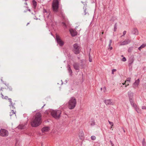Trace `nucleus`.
Segmentation results:
<instances>
[{"instance_id": "nucleus-6", "label": "nucleus", "mask_w": 146, "mask_h": 146, "mask_svg": "<svg viewBox=\"0 0 146 146\" xmlns=\"http://www.w3.org/2000/svg\"><path fill=\"white\" fill-rule=\"evenodd\" d=\"M9 132L5 129H1L0 130V136L3 137H6L8 136Z\"/></svg>"}, {"instance_id": "nucleus-50", "label": "nucleus", "mask_w": 146, "mask_h": 146, "mask_svg": "<svg viewBox=\"0 0 146 146\" xmlns=\"http://www.w3.org/2000/svg\"><path fill=\"white\" fill-rule=\"evenodd\" d=\"M25 4L26 5H27V2H26L25 3Z\"/></svg>"}, {"instance_id": "nucleus-51", "label": "nucleus", "mask_w": 146, "mask_h": 146, "mask_svg": "<svg viewBox=\"0 0 146 146\" xmlns=\"http://www.w3.org/2000/svg\"><path fill=\"white\" fill-rule=\"evenodd\" d=\"M81 2L82 3H83V4H84V2H83V1H81Z\"/></svg>"}, {"instance_id": "nucleus-62", "label": "nucleus", "mask_w": 146, "mask_h": 146, "mask_svg": "<svg viewBox=\"0 0 146 146\" xmlns=\"http://www.w3.org/2000/svg\"><path fill=\"white\" fill-rule=\"evenodd\" d=\"M60 0H58V1H60Z\"/></svg>"}, {"instance_id": "nucleus-27", "label": "nucleus", "mask_w": 146, "mask_h": 146, "mask_svg": "<svg viewBox=\"0 0 146 146\" xmlns=\"http://www.w3.org/2000/svg\"><path fill=\"white\" fill-rule=\"evenodd\" d=\"M90 124L91 126H93L95 124V122L94 120L90 122Z\"/></svg>"}, {"instance_id": "nucleus-29", "label": "nucleus", "mask_w": 146, "mask_h": 146, "mask_svg": "<svg viewBox=\"0 0 146 146\" xmlns=\"http://www.w3.org/2000/svg\"><path fill=\"white\" fill-rule=\"evenodd\" d=\"M89 60L90 62H91L92 61V58L91 56L90 55V53H89Z\"/></svg>"}, {"instance_id": "nucleus-56", "label": "nucleus", "mask_w": 146, "mask_h": 146, "mask_svg": "<svg viewBox=\"0 0 146 146\" xmlns=\"http://www.w3.org/2000/svg\"><path fill=\"white\" fill-rule=\"evenodd\" d=\"M26 7L27 8H29V7Z\"/></svg>"}, {"instance_id": "nucleus-12", "label": "nucleus", "mask_w": 146, "mask_h": 146, "mask_svg": "<svg viewBox=\"0 0 146 146\" xmlns=\"http://www.w3.org/2000/svg\"><path fill=\"white\" fill-rule=\"evenodd\" d=\"M74 69L76 70H79L80 69L79 64L76 62H74L73 64Z\"/></svg>"}, {"instance_id": "nucleus-39", "label": "nucleus", "mask_w": 146, "mask_h": 146, "mask_svg": "<svg viewBox=\"0 0 146 146\" xmlns=\"http://www.w3.org/2000/svg\"><path fill=\"white\" fill-rule=\"evenodd\" d=\"M116 69H113V70H112V74H114V72H116Z\"/></svg>"}, {"instance_id": "nucleus-23", "label": "nucleus", "mask_w": 146, "mask_h": 146, "mask_svg": "<svg viewBox=\"0 0 146 146\" xmlns=\"http://www.w3.org/2000/svg\"><path fill=\"white\" fill-rule=\"evenodd\" d=\"M112 42V40H110L109 41V43L108 45L109 48H110V50H111L112 49V47L111 46V45Z\"/></svg>"}, {"instance_id": "nucleus-13", "label": "nucleus", "mask_w": 146, "mask_h": 146, "mask_svg": "<svg viewBox=\"0 0 146 146\" xmlns=\"http://www.w3.org/2000/svg\"><path fill=\"white\" fill-rule=\"evenodd\" d=\"M139 82V79H138L137 80H135V82L133 84V87L136 88L138 87Z\"/></svg>"}, {"instance_id": "nucleus-57", "label": "nucleus", "mask_w": 146, "mask_h": 146, "mask_svg": "<svg viewBox=\"0 0 146 146\" xmlns=\"http://www.w3.org/2000/svg\"><path fill=\"white\" fill-rule=\"evenodd\" d=\"M101 90H102V88H101Z\"/></svg>"}, {"instance_id": "nucleus-20", "label": "nucleus", "mask_w": 146, "mask_h": 146, "mask_svg": "<svg viewBox=\"0 0 146 146\" xmlns=\"http://www.w3.org/2000/svg\"><path fill=\"white\" fill-rule=\"evenodd\" d=\"M84 135L83 132L82 131H81L79 134V137L81 139H82Z\"/></svg>"}, {"instance_id": "nucleus-32", "label": "nucleus", "mask_w": 146, "mask_h": 146, "mask_svg": "<svg viewBox=\"0 0 146 146\" xmlns=\"http://www.w3.org/2000/svg\"><path fill=\"white\" fill-rule=\"evenodd\" d=\"M108 122H109V123L111 125V128H112V127L113 125V123L112 122L110 121H108Z\"/></svg>"}, {"instance_id": "nucleus-63", "label": "nucleus", "mask_w": 146, "mask_h": 146, "mask_svg": "<svg viewBox=\"0 0 146 146\" xmlns=\"http://www.w3.org/2000/svg\"><path fill=\"white\" fill-rule=\"evenodd\" d=\"M145 88L146 89V88Z\"/></svg>"}, {"instance_id": "nucleus-35", "label": "nucleus", "mask_w": 146, "mask_h": 146, "mask_svg": "<svg viewBox=\"0 0 146 146\" xmlns=\"http://www.w3.org/2000/svg\"><path fill=\"white\" fill-rule=\"evenodd\" d=\"M91 139L93 140H94L96 139V137L95 136H92L91 137Z\"/></svg>"}, {"instance_id": "nucleus-37", "label": "nucleus", "mask_w": 146, "mask_h": 146, "mask_svg": "<svg viewBox=\"0 0 146 146\" xmlns=\"http://www.w3.org/2000/svg\"><path fill=\"white\" fill-rule=\"evenodd\" d=\"M47 12H48L44 8L43 11V13L44 14L45 13H47Z\"/></svg>"}, {"instance_id": "nucleus-11", "label": "nucleus", "mask_w": 146, "mask_h": 146, "mask_svg": "<svg viewBox=\"0 0 146 146\" xmlns=\"http://www.w3.org/2000/svg\"><path fill=\"white\" fill-rule=\"evenodd\" d=\"M129 102L132 106L135 109L136 111L138 113L137 105L134 103V100L130 101Z\"/></svg>"}, {"instance_id": "nucleus-25", "label": "nucleus", "mask_w": 146, "mask_h": 146, "mask_svg": "<svg viewBox=\"0 0 146 146\" xmlns=\"http://www.w3.org/2000/svg\"><path fill=\"white\" fill-rule=\"evenodd\" d=\"M134 60L133 58H131L129 60V64H132Z\"/></svg>"}, {"instance_id": "nucleus-10", "label": "nucleus", "mask_w": 146, "mask_h": 146, "mask_svg": "<svg viewBox=\"0 0 146 146\" xmlns=\"http://www.w3.org/2000/svg\"><path fill=\"white\" fill-rule=\"evenodd\" d=\"M104 103L107 105H113L114 103L111 101V100L110 99L106 100L104 101Z\"/></svg>"}, {"instance_id": "nucleus-30", "label": "nucleus", "mask_w": 146, "mask_h": 146, "mask_svg": "<svg viewBox=\"0 0 146 146\" xmlns=\"http://www.w3.org/2000/svg\"><path fill=\"white\" fill-rule=\"evenodd\" d=\"M1 94L2 96V98L3 99H7L8 98V96H5L2 93Z\"/></svg>"}, {"instance_id": "nucleus-19", "label": "nucleus", "mask_w": 146, "mask_h": 146, "mask_svg": "<svg viewBox=\"0 0 146 146\" xmlns=\"http://www.w3.org/2000/svg\"><path fill=\"white\" fill-rule=\"evenodd\" d=\"M50 14V11H48V12H47V13H45L44 14V16L45 17H46L47 18H48L49 17V15Z\"/></svg>"}, {"instance_id": "nucleus-8", "label": "nucleus", "mask_w": 146, "mask_h": 146, "mask_svg": "<svg viewBox=\"0 0 146 146\" xmlns=\"http://www.w3.org/2000/svg\"><path fill=\"white\" fill-rule=\"evenodd\" d=\"M128 95L129 101L134 100L133 93L130 91L128 92Z\"/></svg>"}, {"instance_id": "nucleus-36", "label": "nucleus", "mask_w": 146, "mask_h": 146, "mask_svg": "<svg viewBox=\"0 0 146 146\" xmlns=\"http://www.w3.org/2000/svg\"><path fill=\"white\" fill-rule=\"evenodd\" d=\"M131 78H127L126 80L125 81V83L127 82H130L131 80Z\"/></svg>"}, {"instance_id": "nucleus-46", "label": "nucleus", "mask_w": 146, "mask_h": 146, "mask_svg": "<svg viewBox=\"0 0 146 146\" xmlns=\"http://www.w3.org/2000/svg\"><path fill=\"white\" fill-rule=\"evenodd\" d=\"M91 48H90L89 49V53H90V51H91Z\"/></svg>"}, {"instance_id": "nucleus-54", "label": "nucleus", "mask_w": 146, "mask_h": 146, "mask_svg": "<svg viewBox=\"0 0 146 146\" xmlns=\"http://www.w3.org/2000/svg\"><path fill=\"white\" fill-rule=\"evenodd\" d=\"M29 24V23H27V25H28V24Z\"/></svg>"}, {"instance_id": "nucleus-42", "label": "nucleus", "mask_w": 146, "mask_h": 146, "mask_svg": "<svg viewBox=\"0 0 146 146\" xmlns=\"http://www.w3.org/2000/svg\"><path fill=\"white\" fill-rule=\"evenodd\" d=\"M142 108L143 109H146V106H142Z\"/></svg>"}, {"instance_id": "nucleus-40", "label": "nucleus", "mask_w": 146, "mask_h": 146, "mask_svg": "<svg viewBox=\"0 0 146 146\" xmlns=\"http://www.w3.org/2000/svg\"><path fill=\"white\" fill-rule=\"evenodd\" d=\"M126 31H123V35H122V36H124L126 34Z\"/></svg>"}, {"instance_id": "nucleus-58", "label": "nucleus", "mask_w": 146, "mask_h": 146, "mask_svg": "<svg viewBox=\"0 0 146 146\" xmlns=\"http://www.w3.org/2000/svg\"><path fill=\"white\" fill-rule=\"evenodd\" d=\"M26 11H25L24 12H26Z\"/></svg>"}, {"instance_id": "nucleus-44", "label": "nucleus", "mask_w": 146, "mask_h": 146, "mask_svg": "<svg viewBox=\"0 0 146 146\" xmlns=\"http://www.w3.org/2000/svg\"><path fill=\"white\" fill-rule=\"evenodd\" d=\"M132 64H128V66H129V68H132Z\"/></svg>"}, {"instance_id": "nucleus-4", "label": "nucleus", "mask_w": 146, "mask_h": 146, "mask_svg": "<svg viewBox=\"0 0 146 146\" xmlns=\"http://www.w3.org/2000/svg\"><path fill=\"white\" fill-rule=\"evenodd\" d=\"M61 113V111L60 110H52L50 112L52 116L56 119L60 118Z\"/></svg>"}, {"instance_id": "nucleus-41", "label": "nucleus", "mask_w": 146, "mask_h": 146, "mask_svg": "<svg viewBox=\"0 0 146 146\" xmlns=\"http://www.w3.org/2000/svg\"><path fill=\"white\" fill-rule=\"evenodd\" d=\"M8 99L9 100V102H10V103H12L11 99L10 98H8Z\"/></svg>"}, {"instance_id": "nucleus-45", "label": "nucleus", "mask_w": 146, "mask_h": 146, "mask_svg": "<svg viewBox=\"0 0 146 146\" xmlns=\"http://www.w3.org/2000/svg\"><path fill=\"white\" fill-rule=\"evenodd\" d=\"M44 113L45 114H46L47 115L48 114V111H46L45 112H44Z\"/></svg>"}, {"instance_id": "nucleus-43", "label": "nucleus", "mask_w": 146, "mask_h": 146, "mask_svg": "<svg viewBox=\"0 0 146 146\" xmlns=\"http://www.w3.org/2000/svg\"><path fill=\"white\" fill-rule=\"evenodd\" d=\"M110 141L111 144V146H114V144L112 143V141Z\"/></svg>"}, {"instance_id": "nucleus-16", "label": "nucleus", "mask_w": 146, "mask_h": 146, "mask_svg": "<svg viewBox=\"0 0 146 146\" xmlns=\"http://www.w3.org/2000/svg\"><path fill=\"white\" fill-rule=\"evenodd\" d=\"M68 72L70 74V75L71 76H72V71L71 69L70 66V65L68 64Z\"/></svg>"}, {"instance_id": "nucleus-59", "label": "nucleus", "mask_w": 146, "mask_h": 146, "mask_svg": "<svg viewBox=\"0 0 146 146\" xmlns=\"http://www.w3.org/2000/svg\"><path fill=\"white\" fill-rule=\"evenodd\" d=\"M86 5H87V4H86V6H86Z\"/></svg>"}, {"instance_id": "nucleus-52", "label": "nucleus", "mask_w": 146, "mask_h": 146, "mask_svg": "<svg viewBox=\"0 0 146 146\" xmlns=\"http://www.w3.org/2000/svg\"><path fill=\"white\" fill-rule=\"evenodd\" d=\"M103 89H105V90H106V88L105 87H104L103 88Z\"/></svg>"}, {"instance_id": "nucleus-1", "label": "nucleus", "mask_w": 146, "mask_h": 146, "mask_svg": "<svg viewBox=\"0 0 146 146\" xmlns=\"http://www.w3.org/2000/svg\"><path fill=\"white\" fill-rule=\"evenodd\" d=\"M59 7V2L58 0H53L52 5V10L54 12H58L59 15L62 18L63 20L64 21L62 22V24L64 27L66 28V23L68 22V20L62 10H61L58 11V9Z\"/></svg>"}, {"instance_id": "nucleus-5", "label": "nucleus", "mask_w": 146, "mask_h": 146, "mask_svg": "<svg viewBox=\"0 0 146 146\" xmlns=\"http://www.w3.org/2000/svg\"><path fill=\"white\" fill-rule=\"evenodd\" d=\"M73 51L76 54H79L80 52V47L77 43H75L73 45Z\"/></svg>"}, {"instance_id": "nucleus-7", "label": "nucleus", "mask_w": 146, "mask_h": 146, "mask_svg": "<svg viewBox=\"0 0 146 146\" xmlns=\"http://www.w3.org/2000/svg\"><path fill=\"white\" fill-rule=\"evenodd\" d=\"M56 40L57 43L60 46H62L64 44V42L61 40L60 37L56 35Z\"/></svg>"}, {"instance_id": "nucleus-22", "label": "nucleus", "mask_w": 146, "mask_h": 146, "mask_svg": "<svg viewBox=\"0 0 146 146\" xmlns=\"http://www.w3.org/2000/svg\"><path fill=\"white\" fill-rule=\"evenodd\" d=\"M146 46V44H143L138 48V50H141V49L144 48Z\"/></svg>"}, {"instance_id": "nucleus-2", "label": "nucleus", "mask_w": 146, "mask_h": 146, "mask_svg": "<svg viewBox=\"0 0 146 146\" xmlns=\"http://www.w3.org/2000/svg\"><path fill=\"white\" fill-rule=\"evenodd\" d=\"M41 119V114L39 113H36L34 119L31 122L32 126L36 127L40 125L42 123Z\"/></svg>"}, {"instance_id": "nucleus-21", "label": "nucleus", "mask_w": 146, "mask_h": 146, "mask_svg": "<svg viewBox=\"0 0 146 146\" xmlns=\"http://www.w3.org/2000/svg\"><path fill=\"white\" fill-rule=\"evenodd\" d=\"M6 85L7 86V88H5V89L7 90H8L9 91H12V87L9 86L8 84L7 85Z\"/></svg>"}, {"instance_id": "nucleus-33", "label": "nucleus", "mask_w": 146, "mask_h": 146, "mask_svg": "<svg viewBox=\"0 0 146 146\" xmlns=\"http://www.w3.org/2000/svg\"><path fill=\"white\" fill-rule=\"evenodd\" d=\"M83 9H84V13H85L84 15H86L87 14V12H86V10L87 9V8H86V7H85L84 6L83 7Z\"/></svg>"}, {"instance_id": "nucleus-49", "label": "nucleus", "mask_w": 146, "mask_h": 146, "mask_svg": "<svg viewBox=\"0 0 146 146\" xmlns=\"http://www.w3.org/2000/svg\"><path fill=\"white\" fill-rule=\"evenodd\" d=\"M45 105V104H44V106H43L41 108H42V109H43V107H44Z\"/></svg>"}, {"instance_id": "nucleus-26", "label": "nucleus", "mask_w": 146, "mask_h": 146, "mask_svg": "<svg viewBox=\"0 0 146 146\" xmlns=\"http://www.w3.org/2000/svg\"><path fill=\"white\" fill-rule=\"evenodd\" d=\"M142 144L143 146H146V143L145 141V139L144 138L142 141Z\"/></svg>"}, {"instance_id": "nucleus-48", "label": "nucleus", "mask_w": 146, "mask_h": 146, "mask_svg": "<svg viewBox=\"0 0 146 146\" xmlns=\"http://www.w3.org/2000/svg\"><path fill=\"white\" fill-rule=\"evenodd\" d=\"M27 11H29V12H31V10L30 9H27Z\"/></svg>"}, {"instance_id": "nucleus-60", "label": "nucleus", "mask_w": 146, "mask_h": 146, "mask_svg": "<svg viewBox=\"0 0 146 146\" xmlns=\"http://www.w3.org/2000/svg\"><path fill=\"white\" fill-rule=\"evenodd\" d=\"M102 34H103V32H102Z\"/></svg>"}, {"instance_id": "nucleus-53", "label": "nucleus", "mask_w": 146, "mask_h": 146, "mask_svg": "<svg viewBox=\"0 0 146 146\" xmlns=\"http://www.w3.org/2000/svg\"><path fill=\"white\" fill-rule=\"evenodd\" d=\"M126 85H129V84H128V83H127L126 82Z\"/></svg>"}, {"instance_id": "nucleus-28", "label": "nucleus", "mask_w": 146, "mask_h": 146, "mask_svg": "<svg viewBox=\"0 0 146 146\" xmlns=\"http://www.w3.org/2000/svg\"><path fill=\"white\" fill-rule=\"evenodd\" d=\"M15 112L14 111V110H12L10 113V116H12L14 114H15Z\"/></svg>"}, {"instance_id": "nucleus-15", "label": "nucleus", "mask_w": 146, "mask_h": 146, "mask_svg": "<svg viewBox=\"0 0 146 146\" xmlns=\"http://www.w3.org/2000/svg\"><path fill=\"white\" fill-rule=\"evenodd\" d=\"M132 34L135 35H138V31L137 28H134L133 29L132 31Z\"/></svg>"}, {"instance_id": "nucleus-55", "label": "nucleus", "mask_w": 146, "mask_h": 146, "mask_svg": "<svg viewBox=\"0 0 146 146\" xmlns=\"http://www.w3.org/2000/svg\"><path fill=\"white\" fill-rule=\"evenodd\" d=\"M66 83L67 82V80H66Z\"/></svg>"}, {"instance_id": "nucleus-18", "label": "nucleus", "mask_w": 146, "mask_h": 146, "mask_svg": "<svg viewBox=\"0 0 146 146\" xmlns=\"http://www.w3.org/2000/svg\"><path fill=\"white\" fill-rule=\"evenodd\" d=\"M32 5L34 8L35 9L37 6V2L35 0L32 1Z\"/></svg>"}, {"instance_id": "nucleus-24", "label": "nucleus", "mask_w": 146, "mask_h": 146, "mask_svg": "<svg viewBox=\"0 0 146 146\" xmlns=\"http://www.w3.org/2000/svg\"><path fill=\"white\" fill-rule=\"evenodd\" d=\"M133 50V47H129L128 50V52L129 53H131Z\"/></svg>"}, {"instance_id": "nucleus-9", "label": "nucleus", "mask_w": 146, "mask_h": 146, "mask_svg": "<svg viewBox=\"0 0 146 146\" xmlns=\"http://www.w3.org/2000/svg\"><path fill=\"white\" fill-rule=\"evenodd\" d=\"M69 31L71 36H74L77 34V31L75 29H71L69 30Z\"/></svg>"}, {"instance_id": "nucleus-61", "label": "nucleus", "mask_w": 146, "mask_h": 146, "mask_svg": "<svg viewBox=\"0 0 146 146\" xmlns=\"http://www.w3.org/2000/svg\"><path fill=\"white\" fill-rule=\"evenodd\" d=\"M1 81L2 82L3 80H2V79H1Z\"/></svg>"}, {"instance_id": "nucleus-38", "label": "nucleus", "mask_w": 146, "mask_h": 146, "mask_svg": "<svg viewBox=\"0 0 146 146\" xmlns=\"http://www.w3.org/2000/svg\"><path fill=\"white\" fill-rule=\"evenodd\" d=\"M126 58H125V57H123L122 59V61H123V62H125V61H126Z\"/></svg>"}, {"instance_id": "nucleus-14", "label": "nucleus", "mask_w": 146, "mask_h": 146, "mask_svg": "<svg viewBox=\"0 0 146 146\" xmlns=\"http://www.w3.org/2000/svg\"><path fill=\"white\" fill-rule=\"evenodd\" d=\"M131 42V40L129 39H127L125 40L122 42L121 44V45H125L129 44Z\"/></svg>"}, {"instance_id": "nucleus-47", "label": "nucleus", "mask_w": 146, "mask_h": 146, "mask_svg": "<svg viewBox=\"0 0 146 146\" xmlns=\"http://www.w3.org/2000/svg\"><path fill=\"white\" fill-rule=\"evenodd\" d=\"M126 83H125H125H123V85H125V84L126 85ZM126 86H127V85H125V87H126Z\"/></svg>"}, {"instance_id": "nucleus-31", "label": "nucleus", "mask_w": 146, "mask_h": 146, "mask_svg": "<svg viewBox=\"0 0 146 146\" xmlns=\"http://www.w3.org/2000/svg\"><path fill=\"white\" fill-rule=\"evenodd\" d=\"M15 104V103H13L12 102L11 103V107L12 108L14 109H15V106H14V105Z\"/></svg>"}, {"instance_id": "nucleus-17", "label": "nucleus", "mask_w": 146, "mask_h": 146, "mask_svg": "<svg viewBox=\"0 0 146 146\" xmlns=\"http://www.w3.org/2000/svg\"><path fill=\"white\" fill-rule=\"evenodd\" d=\"M50 129L49 127H43L41 129L42 131L43 132H44L48 131Z\"/></svg>"}, {"instance_id": "nucleus-34", "label": "nucleus", "mask_w": 146, "mask_h": 146, "mask_svg": "<svg viewBox=\"0 0 146 146\" xmlns=\"http://www.w3.org/2000/svg\"><path fill=\"white\" fill-rule=\"evenodd\" d=\"M117 23H116L115 25L114 29V31H116V29H117Z\"/></svg>"}, {"instance_id": "nucleus-3", "label": "nucleus", "mask_w": 146, "mask_h": 146, "mask_svg": "<svg viewBox=\"0 0 146 146\" xmlns=\"http://www.w3.org/2000/svg\"><path fill=\"white\" fill-rule=\"evenodd\" d=\"M76 100L74 97L70 98L68 103V108L70 110L74 109L76 104Z\"/></svg>"}]
</instances>
